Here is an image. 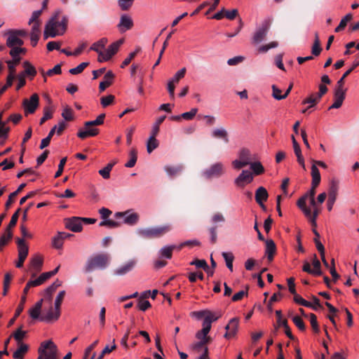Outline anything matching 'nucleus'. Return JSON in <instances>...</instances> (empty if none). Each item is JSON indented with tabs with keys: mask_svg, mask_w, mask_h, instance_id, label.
<instances>
[{
	"mask_svg": "<svg viewBox=\"0 0 359 359\" xmlns=\"http://www.w3.org/2000/svg\"><path fill=\"white\" fill-rule=\"evenodd\" d=\"M67 22L68 18L67 16H62L61 20H60V13H56L55 16L46 25L43 33L44 39L63 34L67 29Z\"/></svg>",
	"mask_w": 359,
	"mask_h": 359,
	"instance_id": "nucleus-1",
	"label": "nucleus"
},
{
	"mask_svg": "<svg viewBox=\"0 0 359 359\" xmlns=\"http://www.w3.org/2000/svg\"><path fill=\"white\" fill-rule=\"evenodd\" d=\"M104 118L105 114H101L95 120L85 122V128L80 129L77 136L83 140L88 137L96 136L99 133V130L95 126L103 124Z\"/></svg>",
	"mask_w": 359,
	"mask_h": 359,
	"instance_id": "nucleus-2",
	"label": "nucleus"
},
{
	"mask_svg": "<svg viewBox=\"0 0 359 359\" xmlns=\"http://www.w3.org/2000/svg\"><path fill=\"white\" fill-rule=\"evenodd\" d=\"M170 224H165L161 226H156L153 228H140L137 229V234L141 238L145 239H151L159 238L171 230Z\"/></svg>",
	"mask_w": 359,
	"mask_h": 359,
	"instance_id": "nucleus-3",
	"label": "nucleus"
},
{
	"mask_svg": "<svg viewBox=\"0 0 359 359\" xmlns=\"http://www.w3.org/2000/svg\"><path fill=\"white\" fill-rule=\"evenodd\" d=\"M38 353L37 359H59L58 349L51 340L43 341L38 349Z\"/></svg>",
	"mask_w": 359,
	"mask_h": 359,
	"instance_id": "nucleus-4",
	"label": "nucleus"
},
{
	"mask_svg": "<svg viewBox=\"0 0 359 359\" xmlns=\"http://www.w3.org/2000/svg\"><path fill=\"white\" fill-rule=\"evenodd\" d=\"M109 262V257L106 254H98L87 261L85 270L86 272H90L96 269H104L107 266Z\"/></svg>",
	"mask_w": 359,
	"mask_h": 359,
	"instance_id": "nucleus-5",
	"label": "nucleus"
},
{
	"mask_svg": "<svg viewBox=\"0 0 359 359\" xmlns=\"http://www.w3.org/2000/svg\"><path fill=\"white\" fill-rule=\"evenodd\" d=\"M225 173V167L221 162H217L211 165L202 172L203 177L207 180L219 178Z\"/></svg>",
	"mask_w": 359,
	"mask_h": 359,
	"instance_id": "nucleus-6",
	"label": "nucleus"
},
{
	"mask_svg": "<svg viewBox=\"0 0 359 359\" xmlns=\"http://www.w3.org/2000/svg\"><path fill=\"white\" fill-rule=\"evenodd\" d=\"M114 217L116 219H123V223L128 226H135L140 220V215L131 209L124 212H116L114 213Z\"/></svg>",
	"mask_w": 359,
	"mask_h": 359,
	"instance_id": "nucleus-7",
	"label": "nucleus"
},
{
	"mask_svg": "<svg viewBox=\"0 0 359 359\" xmlns=\"http://www.w3.org/2000/svg\"><path fill=\"white\" fill-rule=\"evenodd\" d=\"M270 29V22L264 21L262 25L257 28L252 37V43L258 44L263 41Z\"/></svg>",
	"mask_w": 359,
	"mask_h": 359,
	"instance_id": "nucleus-8",
	"label": "nucleus"
},
{
	"mask_svg": "<svg viewBox=\"0 0 359 359\" xmlns=\"http://www.w3.org/2000/svg\"><path fill=\"white\" fill-rule=\"evenodd\" d=\"M16 243L18 248V261L16 262L15 266L17 268H22L28 255L29 248L23 238H18Z\"/></svg>",
	"mask_w": 359,
	"mask_h": 359,
	"instance_id": "nucleus-9",
	"label": "nucleus"
},
{
	"mask_svg": "<svg viewBox=\"0 0 359 359\" xmlns=\"http://www.w3.org/2000/svg\"><path fill=\"white\" fill-rule=\"evenodd\" d=\"M225 218L224 215L220 212L215 213L211 218V222L215 225L208 228V232L210 236V241L212 244H215L217 240V226L216 225L218 222H224Z\"/></svg>",
	"mask_w": 359,
	"mask_h": 359,
	"instance_id": "nucleus-10",
	"label": "nucleus"
},
{
	"mask_svg": "<svg viewBox=\"0 0 359 359\" xmlns=\"http://www.w3.org/2000/svg\"><path fill=\"white\" fill-rule=\"evenodd\" d=\"M39 104V97L36 93L33 94L30 99H25L22 105L25 109V114L27 116L28 114H33L38 108Z\"/></svg>",
	"mask_w": 359,
	"mask_h": 359,
	"instance_id": "nucleus-11",
	"label": "nucleus"
},
{
	"mask_svg": "<svg viewBox=\"0 0 359 359\" xmlns=\"http://www.w3.org/2000/svg\"><path fill=\"white\" fill-rule=\"evenodd\" d=\"M124 39H121L114 43H112L107 49L105 53H103L102 59L98 58V61L102 62L103 61L109 60L113 55H114L118 50L120 46L123 43Z\"/></svg>",
	"mask_w": 359,
	"mask_h": 359,
	"instance_id": "nucleus-12",
	"label": "nucleus"
},
{
	"mask_svg": "<svg viewBox=\"0 0 359 359\" xmlns=\"http://www.w3.org/2000/svg\"><path fill=\"white\" fill-rule=\"evenodd\" d=\"M253 173L248 170H243L234 180V184L239 188H243L246 184L251 183L253 181Z\"/></svg>",
	"mask_w": 359,
	"mask_h": 359,
	"instance_id": "nucleus-13",
	"label": "nucleus"
},
{
	"mask_svg": "<svg viewBox=\"0 0 359 359\" xmlns=\"http://www.w3.org/2000/svg\"><path fill=\"white\" fill-rule=\"evenodd\" d=\"M346 90V89H344V86H339L337 84L334 95V102L329 107V109H339L341 107L345 99Z\"/></svg>",
	"mask_w": 359,
	"mask_h": 359,
	"instance_id": "nucleus-14",
	"label": "nucleus"
},
{
	"mask_svg": "<svg viewBox=\"0 0 359 359\" xmlns=\"http://www.w3.org/2000/svg\"><path fill=\"white\" fill-rule=\"evenodd\" d=\"M65 227L73 232H80L83 229L81 217H72L65 219Z\"/></svg>",
	"mask_w": 359,
	"mask_h": 359,
	"instance_id": "nucleus-15",
	"label": "nucleus"
},
{
	"mask_svg": "<svg viewBox=\"0 0 359 359\" xmlns=\"http://www.w3.org/2000/svg\"><path fill=\"white\" fill-rule=\"evenodd\" d=\"M4 36H7L6 43L7 47L22 46L24 44L23 40L13 33V29L7 30Z\"/></svg>",
	"mask_w": 359,
	"mask_h": 359,
	"instance_id": "nucleus-16",
	"label": "nucleus"
},
{
	"mask_svg": "<svg viewBox=\"0 0 359 359\" xmlns=\"http://www.w3.org/2000/svg\"><path fill=\"white\" fill-rule=\"evenodd\" d=\"M239 325V318H231L229 323L226 325L225 330H226L224 334V337L226 339H230L236 336Z\"/></svg>",
	"mask_w": 359,
	"mask_h": 359,
	"instance_id": "nucleus-17",
	"label": "nucleus"
},
{
	"mask_svg": "<svg viewBox=\"0 0 359 359\" xmlns=\"http://www.w3.org/2000/svg\"><path fill=\"white\" fill-rule=\"evenodd\" d=\"M255 201L257 204L264 210H266V206L264 202L266 201L269 198V194L266 188L259 187L255 191Z\"/></svg>",
	"mask_w": 359,
	"mask_h": 359,
	"instance_id": "nucleus-18",
	"label": "nucleus"
},
{
	"mask_svg": "<svg viewBox=\"0 0 359 359\" xmlns=\"http://www.w3.org/2000/svg\"><path fill=\"white\" fill-rule=\"evenodd\" d=\"M133 26V19L126 14L121 15L120 22L117 25L119 32L123 33L127 30L130 29Z\"/></svg>",
	"mask_w": 359,
	"mask_h": 359,
	"instance_id": "nucleus-19",
	"label": "nucleus"
},
{
	"mask_svg": "<svg viewBox=\"0 0 359 359\" xmlns=\"http://www.w3.org/2000/svg\"><path fill=\"white\" fill-rule=\"evenodd\" d=\"M137 261L135 259H130L122 266L116 269L114 273L116 276H123L131 271L135 267Z\"/></svg>",
	"mask_w": 359,
	"mask_h": 359,
	"instance_id": "nucleus-20",
	"label": "nucleus"
},
{
	"mask_svg": "<svg viewBox=\"0 0 359 359\" xmlns=\"http://www.w3.org/2000/svg\"><path fill=\"white\" fill-rule=\"evenodd\" d=\"M211 136L215 139H221L225 143H229V134L224 128H216L211 131Z\"/></svg>",
	"mask_w": 359,
	"mask_h": 359,
	"instance_id": "nucleus-21",
	"label": "nucleus"
},
{
	"mask_svg": "<svg viewBox=\"0 0 359 359\" xmlns=\"http://www.w3.org/2000/svg\"><path fill=\"white\" fill-rule=\"evenodd\" d=\"M292 140L294 151L297 156V161H298L299 164L302 167V168L304 170H306L304 158L302 154V150H301L300 146L293 135L292 136Z\"/></svg>",
	"mask_w": 359,
	"mask_h": 359,
	"instance_id": "nucleus-22",
	"label": "nucleus"
},
{
	"mask_svg": "<svg viewBox=\"0 0 359 359\" xmlns=\"http://www.w3.org/2000/svg\"><path fill=\"white\" fill-rule=\"evenodd\" d=\"M114 77V74L111 71H108L104 76V81L100 83V91L103 92L107 88L110 86L113 83Z\"/></svg>",
	"mask_w": 359,
	"mask_h": 359,
	"instance_id": "nucleus-23",
	"label": "nucleus"
},
{
	"mask_svg": "<svg viewBox=\"0 0 359 359\" xmlns=\"http://www.w3.org/2000/svg\"><path fill=\"white\" fill-rule=\"evenodd\" d=\"M60 316V310H55V308H50L46 316L41 317L40 320L50 323L57 320Z\"/></svg>",
	"mask_w": 359,
	"mask_h": 359,
	"instance_id": "nucleus-24",
	"label": "nucleus"
},
{
	"mask_svg": "<svg viewBox=\"0 0 359 359\" xmlns=\"http://www.w3.org/2000/svg\"><path fill=\"white\" fill-rule=\"evenodd\" d=\"M18 348L13 354L14 359H23L29 351V346L25 343L17 344Z\"/></svg>",
	"mask_w": 359,
	"mask_h": 359,
	"instance_id": "nucleus-25",
	"label": "nucleus"
},
{
	"mask_svg": "<svg viewBox=\"0 0 359 359\" xmlns=\"http://www.w3.org/2000/svg\"><path fill=\"white\" fill-rule=\"evenodd\" d=\"M21 211L20 208H18L15 213L12 215L11 219L6 229V233L8 235V238L13 237L12 229L16 225L18 219L19 218L20 212Z\"/></svg>",
	"mask_w": 359,
	"mask_h": 359,
	"instance_id": "nucleus-26",
	"label": "nucleus"
},
{
	"mask_svg": "<svg viewBox=\"0 0 359 359\" xmlns=\"http://www.w3.org/2000/svg\"><path fill=\"white\" fill-rule=\"evenodd\" d=\"M276 251V246L275 243L272 240H267L266 241V250L265 254L269 262H271L273 259V256Z\"/></svg>",
	"mask_w": 359,
	"mask_h": 359,
	"instance_id": "nucleus-27",
	"label": "nucleus"
},
{
	"mask_svg": "<svg viewBox=\"0 0 359 359\" xmlns=\"http://www.w3.org/2000/svg\"><path fill=\"white\" fill-rule=\"evenodd\" d=\"M308 199V194L302 196L297 202L298 208L304 212L306 217L311 216V209L306 205V201Z\"/></svg>",
	"mask_w": 359,
	"mask_h": 359,
	"instance_id": "nucleus-28",
	"label": "nucleus"
},
{
	"mask_svg": "<svg viewBox=\"0 0 359 359\" xmlns=\"http://www.w3.org/2000/svg\"><path fill=\"white\" fill-rule=\"evenodd\" d=\"M108 40L107 38H102L99 41L93 43L90 48V50L97 52L100 57L103 55V52L100 49L104 48Z\"/></svg>",
	"mask_w": 359,
	"mask_h": 359,
	"instance_id": "nucleus-29",
	"label": "nucleus"
},
{
	"mask_svg": "<svg viewBox=\"0 0 359 359\" xmlns=\"http://www.w3.org/2000/svg\"><path fill=\"white\" fill-rule=\"evenodd\" d=\"M164 170L170 177H173L182 173L184 170V166L182 165L175 166L166 165Z\"/></svg>",
	"mask_w": 359,
	"mask_h": 359,
	"instance_id": "nucleus-30",
	"label": "nucleus"
},
{
	"mask_svg": "<svg viewBox=\"0 0 359 359\" xmlns=\"http://www.w3.org/2000/svg\"><path fill=\"white\" fill-rule=\"evenodd\" d=\"M238 158L249 165L255 158L252 156L251 152L248 149L243 148L238 152Z\"/></svg>",
	"mask_w": 359,
	"mask_h": 359,
	"instance_id": "nucleus-31",
	"label": "nucleus"
},
{
	"mask_svg": "<svg viewBox=\"0 0 359 359\" xmlns=\"http://www.w3.org/2000/svg\"><path fill=\"white\" fill-rule=\"evenodd\" d=\"M40 24L35 23L33 25L30 35L31 43L32 46H36L39 39Z\"/></svg>",
	"mask_w": 359,
	"mask_h": 359,
	"instance_id": "nucleus-32",
	"label": "nucleus"
},
{
	"mask_svg": "<svg viewBox=\"0 0 359 359\" xmlns=\"http://www.w3.org/2000/svg\"><path fill=\"white\" fill-rule=\"evenodd\" d=\"M30 264L32 270L37 273L41 270L43 265V258L40 255H36L33 258H32Z\"/></svg>",
	"mask_w": 359,
	"mask_h": 359,
	"instance_id": "nucleus-33",
	"label": "nucleus"
},
{
	"mask_svg": "<svg viewBox=\"0 0 359 359\" xmlns=\"http://www.w3.org/2000/svg\"><path fill=\"white\" fill-rule=\"evenodd\" d=\"M23 66L25 67V71L21 74H24L25 76H28L30 77V79H32L36 74V70L35 67L28 61L24 62Z\"/></svg>",
	"mask_w": 359,
	"mask_h": 359,
	"instance_id": "nucleus-34",
	"label": "nucleus"
},
{
	"mask_svg": "<svg viewBox=\"0 0 359 359\" xmlns=\"http://www.w3.org/2000/svg\"><path fill=\"white\" fill-rule=\"evenodd\" d=\"M26 187V184L25 183H22L21 184L18 188L13 193H11L9 196H8V201H6V208L8 210L11 204L13 203L14 201V198L23 190V189Z\"/></svg>",
	"mask_w": 359,
	"mask_h": 359,
	"instance_id": "nucleus-35",
	"label": "nucleus"
},
{
	"mask_svg": "<svg viewBox=\"0 0 359 359\" xmlns=\"http://www.w3.org/2000/svg\"><path fill=\"white\" fill-rule=\"evenodd\" d=\"M25 302H26V297L25 296H22L20 302L17 309L15 310V315L9 320L8 326H11L14 323L16 318L20 315V313H22V311L24 309V304H25Z\"/></svg>",
	"mask_w": 359,
	"mask_h": 359,
	"instance_id": "nucleus-36",
	"label": "nucleus"
},
{
	"mask_svg": "<svg viewBox=\"0 0 359 359\" xmlns=\"http://www.w3.org/2000/svg\"><path fill=\"white\" fill-rule=\"evenodd\" d=\"M339 191V182L335 179H332L329 185L328 196L337 197Z\"/></svg>",
	"mask_w": 359,
	"mask_h": 359,
	"instance_id": "nucleus-37",
	"label": "nucleus"
},
{
	"mask_svg": "<svg viewBox=\"0 0 359 359\" xmlns=\"http://www.w3.org/2000/svg\"><path fill=\"white\" fill-rule=\"evenodd\" d=\"M311 177H312V184L313 185H319L320 183L321 177L318 168L317 166H316L315 164H313L311 166Z\"/></svg>",
	"mask_w": 359,
	"mask_h": 359,
	"instance_id": "nucleus-38",
	"label": "nucleus"
},
{
	"mask_svg": "<svg viewBox=\"0 0 359 359\" xmlns=\"http://www.w3.org/2000/svg\"><path fill=\"white\" fill-rule=\"evenodd\" d=\"M293 296H294L293 299H294V302L296 304L302 305V306H306V307L311 308L313 310L316 311V306H314L312 304V303H311V302L305 300L304 299H303L297 292L295 294H294Z\"/></svg>",
	"mask_w": 359,
	"mask_h": 359,
	"instance_id": "nucleus-39",
	"label": "nucleus"
},
{
	"mask_svg": "<svg viewBox=\"0 0 359 359\" xmlns=\"http://www.w3.org/2000/svg\"><path fill=\"white\" fill-rule=\"evenodd\" d=\"M22 326H20L18 329H17L12 334L15 340L17 341V344H22V340L26 337L27 332L22 330Z\"/></svg>",
	"mask_w": 359,
	"mask_h": 359,
	"instance_id": "nucleus-40",
	"label": "nucleus"
},
{
	"mask_svg": "<svg viewBox=\"0 0 359 359\" xmlns=\"http://www.w3.org/2000/svg\"><path fill=\"white\" fill-rule=\"evenodd\" d=\"M177 248V245H172L169 246H165L160 250V255L161 257L166 259H171L172 255V251Z\"/></svg>",
	"mask_w": 359,
	"mask_h": 359,
	"instance_id": "nucleus-41",
	"label": "nucleus"
},
{
	"mask_svg": "<svg viewBox=\"0 0 359 359\" xmlns=\"http://www.w3.org/2000/svg\"><path fill=\"white\" fill-rule=\"evenodd\" d=\"M249 165L252 170L253 175H262L265 171L264 166L259 161L252 162Z\"/></svg>",
	"mask_w": 359,
	"mask_h": 359,
	"instance_id": "nucleus-42",
	"label": "nucleus"
},
{
	"mask_svg": "<svg viewBox=\"0 0 359 359\" xmlns=\"http://www.w3.org/2000/svg\"><path fill=\"white\" fill-rule=\"evenodd\" d=\"M116 163V161H113L111 163H108L107 166H105L103 169H101L98 171L99 174L104 179H109L110 177V172Z\"/></svg>",
	"mask_w": 359,
	"mask_h": 359,
	"instance_id": "nucleus-43",
	"label": "nucleus"
},
{
	"mask_svg": "<svg viewBox=\"0 0 359 359\" xmlns=\"http://www.w3.org/2000/svg\"><path fill=\"white\" fill-rule=\"evenodd\" d=\"M130 160L125 164L127 168H133L135 166L137 159V151L133 148L129 153Z\"/></svg>",
	"mask_w": 359,
	"mask_h": 359,
	"instance_id": "nucleus-44",
	"label": "nucleus"
},
{
	"mask_svg": "<svg viewBox=\"0 0 359 359\" xmlns=\"http://www.w3.org/2000/svg\"><path fill=\"white\" fill-rule=\"evenodd\" d=\"M352 14L348 13L340 21L339 25L335 28V32H339L342 31L346 26L348 22L352 20Z\"/></svg>",
	"mask_w": 359,
	"mask_h": 359,
	"instance_id": "nucleus-45",
	"label": "nucleus"
},
{
	"mask_svg": "<svg viewBox=\"0 0 359 359\" xmlns=\"http://www.w3.org/2000/svg\"><path fill=\"white\" fill-rule=\"evenodd\" d=\"M312 265L313 266V270L314 271V276H321L323 274L321 271V264L316 254L313 255Z\"/></svg>",
	"mask_w": 359,
	"mask_h": 359,
	"instance_id": "nucleus-46",
	"label": "nucleus"
},
{
	"mask_svg": "<svg viewBox=\"0 0 359 359\" xmlns=\"http://www.w3.org/2000/svg\"><path fill=\"white\" fill-rule=\"evenodd\" d=\"M159 142L154 137H150L147 142V150L151 154L154 149L158 147Z\"/></svg>",
	"mask_w": 359,
	"mask_h": 359,
	"instance_id": "nucleus-47",
	"label": "nucleus"
},
{
	"mask_svg": "<svg viewBox=\"0 0 359 359\" xmlns=\"http://www.w3.org/2000/svg\"><path fill=\"white\" fill-rule=\"evenodd\" d=\"M50 278H51V276L48 272L43 273L39 276L38 278L33 280H30L29 285H37V286L40 285Z\"/></svg>",
	"mask_w": 359,
	"mask_h": 359,
	"instance_id": "nucleus-48",
	"label": "nucleus"
},
{
	"mask_svg": "<svg viewBox=\"0 0 359 359\" xmlns=\"http://www.w3.org/2000/svg\"><path fill=\"white\" fill-rule=\"evenodd\" d=\"M222 257L224 259L226 262V264L227 268L231 271H233V262L234 259V256L231 252H222Z\"/></svg>",
	"mask_w": 359,
	"mask_h": 359,
	"instance_id": "nucleus-49",
	"label": "nucleus"
},
{
	"mask_svg": "<svg viewBox=\"0 0 359 359\" xmlns=\"http://www.w3.org/2000/svg\"><path fill=\"white\" fill-rule=\"evenodd\" d=\"M3 111L0 113V137L6 138L10 131V128L6 127V122L2 121Z\"/></svg>",
	"mask_w": 359,
	"mask_h": 359,
	"instance_id": "nucleus-50",
	"label": "nucleus"
},
{
	"mask_svg": "<svg viewBox=\"0 0 359 359\" xmlns=\"http://www.w3.org/2000/svg\"><path fill=\"white\" fill-rule=\"evenodd\" d=\"M359 65V61L353 63L352 67L348 69L341 76V78L337 81V85L339 86H344L345 79Z\"/></svg>",
	"mask_w": 359,
	"mask_h": 359,
	"instance_id": "nucleus-51",
	"label": "nucleus"
},
{
	"mask_svg": "<svg viewBox=\"0 0 359 359\" xmlns=\"http://www.w3.org/2000/svg\"><path fill=\"white\" fill-rule=\"evenodd\" d=\"M141 51L140 47H137L133 53H130L128 57H126L124 61L122 62L121 67L125 68L127 65H128L132 60L136 56V55Z\"/></svg>",
	"mask_w": 359,
	"mask_h": 359,
	"instance_id": "nucleus-52",
	"label": "nucleus"
},
{
	"mask_svg": "<svg viewBox=\"0 0 359 359\" xmlns=\"http://www.w3.org/2000/svg\"><path fill=\"white\" fill-rule=\"evenodd\" d=\"M88 65L89 62H81L77 67L70 69L69 72L73 75L81 74Z\"/></svg>",
	"mask_w": 359,
	"mask_h": 359,
	"instance_id": "nucleus-53",
	"label": "nucleus"
},
{
	"mask_svg": "<svg viewBox=\"0 0 359 359\" xmlns=\"http://www.w3.org/2000/svg\"><path fill=\"white\" fill-rule=\"evenodd\" d=\"M20 62V60L19 59H13L12 60L6 61L8 73H11V74H15V67L19 65Z\"/></svg>",
	"mask_w": 359,
	"mask_h": 359,
	"instance_id": "nucleus-54",
	"label": "nucleus"
},
{
	"mask_svg": "<svg viewBox=\"0 0 359 359\" xmlns=\"http://www.w3.org/2000/svg\"><path fill=\"white\" fill-rule=\"evenodd\" d=\"M319 213H320V210L316 206V207L313 208V212L311 211V216L310 217H306L309 219V221L311 223L312 226H314V227H316L317 226L316 219H317Z\"/></svg>",
	"mask_w": 359,
	"mask_h": 359,
	"instance_id": "nucleus-55",
	"label": "nucleus"
},
{
	"mask_svg": "<svg viewBox=\"0 0 359 359\" xmlns=\"http://www.w3.org/2000/svg\"><path fill=\"white\" fill-rule=\"evenodd\" d=\"M62 116L67 121H70L74 119L73 110L67 106L62 112Z\"/></svg>",
	"mask_w": 359,
	"mask_h": 359,
	"instance_id": "nucleus-56",
	"label": "nucleus"
},
{
	"mask_svg": "<svg viewBox=\"0 0 359 359\" xmlns=\"http://www.w3.org/2000/svg\"><path fill=\"white\" fill-rule=\"evenodd\" d=\"M292 320L294 325L298 327L300 331H305L306 325L303 320L298 316H294L292 318Z\"/></svg>",
	"mask_w": 359,
	"mask_h": 359,
	"instance_id": "nucleus-57",
	"label": "nucleus"
},
{
	"mask_svg": "<svg viewBox=\"0 0 359 359\" xmlns=\"http://www.w3.org/2000/svg\"><path fill=\"white\" fill-rule=\"evenodd\" d=\"M271 89L272 97L274 99L277 100H284L283 94H282V90L280 88H278L276 85H272Z\"/></svg>",
	"mask_w": 359,
	"mask_h": 359,
	"instance_id": "nucleus-58",
	"label": "nucleus"
},
{
	"mask_svg": "<svg viewBox=\"0 0 359 359\" xmlns=\"http://www.w3.org/2000/svg\"><path fill=\"white\" fill-rule=\"evenodd\" d=\"M278 46V43L277 41H272L268 44L262 45L259 47L258 51L259 53H266L269 49L276 48Z\"/></svg>",
	"mask_w": 359,
	"mask_h": 359,
	"instance_id": "nucleus-59",
	"label": "nucleus"
},
{
	"mask_svg": "<svg viewBox=\"0 0 359 359\" xmlns=\"http://www.w3.org/2000/svg\"><path fill=\"white\" fill-rule=\"evenodd\" d=\"M53 116V111L48 107L43 109V116L40 120V125L43 124L47 120L51 118Z\"/></svg>",
	"mask_w": 359,
	"mask_h": 359,
	"instance_id": "nucleus-60",
	"label": "nucleus"
},
{
	"mask_svg": "<svg viewBox=\"0 0 359 359\" xmlns=\"http://www.w3.org/2000/svg\"><path fill=\"white\" fill-rule=\"evenodd\" d=\"M63 242L64 241L58 232L57 234L53 238L52 244L55 248L61 249L63 245Z\"/></svg>",
	"mask_w": 359,
	"mask_h": 359,
	"instance_id": "nucleus-61",
	"label": "nucleus"
},
{
	"mask_svg": "<svg viewBox=\"0 0 359 359\" xmlns=\"http://www.w3.org/2000/svg\"><path fill=\"white\" fill-rule=\"evenodd\" d=\"M114 95H109L105 97H102L100 99V102L103 107H107V106L111 104L114 102Z\"/></svg>",
	"mask_w": 359,
	"mask_h": 359,
	"instance_id": "nucleus-62",
	"label": "nucleus"
},
{
	"mask_svg": "<svg viewBox=\"0 0 359 359\" xmlns=\"http://www.w3.org/2000/svg\"><path fill=\"white\" fill-rule=\"evenodd\" d=\"M134 0H118V6L122 11H128L133 4Z\"/></svg>",
	"mask_w": 359,
	"mask_h": 359,
	"instance_id": "nucleus-63",
	"label": "nucleus"
},
{
	"mask_svg": "<svg viewBox=\"0 0 359 359\" xmlns=\"http://www.w3.org/2000/svg\"><path fill=\"white\" fill-rule=\"evenodd\" d=\"M310 322L311 327L315 333H318L320 331L317 317L313 313H310Z\"/></svg>",
	"mask_w": 359,
	"mask_h": 359,
	"instance_id": "nucleus-64",
	"label": "nucleus"
}]
</instances>
